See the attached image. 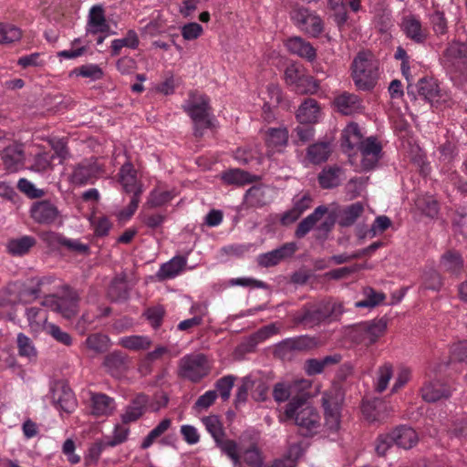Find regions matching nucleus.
Segmentation results:
<instances>
[{
  "mask_svg": "<svg viewBox=\"0 0 467 467\" xmlns=\"http://www.w3.org/2000/svg\"><path fill=\"white\" fill-rule=\"evenodd\" d=\"M136 173V170L130 162L124 163L119 172V181L123 190L128 193H133V195L137 191L142 190L138 183Z\"/></svg>",
  "mask_w": 467,
  "mask_h": 467,
  "instance_id": "obj_26",
  "label": "nucleus"
},
{
  "mask_svg": "<svg viewBox=\"0 0 467 467\" xmlns=\"http://www.w3.org/2000/svg\"><path fill=\"white\" fill-rule=\"evenodd\" d=\"M342 170L339 167L323 169L318 174V182L323 189L337 187L341 182Z\"/></svg>",
  "mask_w": 467,
  "mask_h": 467,
  "instance_id": "obj_37",
  "label": "nucleus"
},
{
  "mask_svg": "<svg viewBox=\"0 0 467 467\" xmlns=\"http://www.w3.org/2000/svg\"><path fill=\"white\" fill-rule=\"evenodd\" d=\"M314 134L315 130L311 125L299 123L292 132V140L297 146H302L312 140Z\"/></svg>",
  "mask_w": 467,
  "mask_h": 467,
  "instance_id": "obj_46",
  "label": "nucleus"
},
{
  "mask_svg": "<svg viewBox=\"0 0 467 467\" xmlns=\"http://www.w3.org/2000/svg\"><path fill=\"white\" fill-rule=\"evenodd\" d=\"M267 189L261 186H253L247 190L244 196V205L252 208H261L270 203Z\"/></svg>",
  "mask_w": 467,
  "mask_h": 467,
  "instance_id": "obj_32",
  "label": "nucleus"
},
{
  "mask_svg": "<svg viewBox=\"0 0 467 467\" xmlns=\"http://www.w3.org/2000/svg\"><path fill=\"white\" fill-rule=\"evenodd\" d=\"M110 348L109 337L102 333H93L81 344L83 351L91 358L106 353Z\"/></svg>",
  "mask_w": 467,
  "mask_h": 467,
  "instance_id": "obj_17",
  "label": "nucleus"
},
{
  "mask_svg": "<svg viewBox=\"0 0 467 467\" xmlns=\"http://www.w3.org/2000/svg\"><path fill=\"white\" fill-rule=\"evenodd\" d=\"M319 88V83L312 76L306 75L301 78L293 90L301 95L315 94Z\"/></svg>",
  "mask_w": 467,
  "mask_h": 467,
  "instance_id": "obj_52",
  "label": "nucleus"
},
{
  "mask_svg": "<svg viewBox=\"0 0 467 467\" xmlns=\"http://www.w3.org/2000/svg\"><path fill=\"white\" fill-rule=\"evenodd\" d=\"M77 76H81L83 78H88L91 80H99L103 77L102 69L94 64L83 65L78 68L73 70Z\"/></svg>",
  "mask_w": 467,
  "mask_h": 467,
  "instance_id": "obj_61",
  "label": "nucleus"
},
{
  "mask_svg": "<svg viewBox=\"0 0 467 467\" xmlns=\"http://www.w3.org/2000/svg\"><path fill=\"white\" fill-rule=\"evenodd\" d=\"M187 260L184 256H174L169 262L161 265L157 273L160 280L169 279L176 276L186 265Z\"/></svg>",
  "mask_w": 467,
  "mask_h": 467,
  "instance_id": "obj_34",
  "label": "nucleus"
},
{
  "mask_svg": "<svg viewBox=\"0 0 467 467\" xmlns=\"http://www.w3.org/2000/svg\"><path fill=\"white\" fill-rule=\"evenodd\" d=\"M422 399L427 402H436L441 399H448L451 395L450 387L441 381H430L420 389Z\"/></svg>",
  "mask_w": 467,
  "mask_h": 467,
  "instance_id": "obj_21",
  "label": "nucleus"
},
{
  "mask_svg": "<svg viewBox=\"0 0 467 467\" xmlns=\"http://www.w3.org/2000/svg\"><path fill=\"white\" fill-rule=\"evenodd\" d=\"M401 27L406 36L415 43L421 44L427 39L428 31L415 16H404Z\"/></svg>",
  "mask_w": 467,
  "mask_h": 467,
  "instance_id": "obj_19",
  "label": "nucleus"
},
{
  "mask_svg": "<svg viewBox=\"0 0 467 467\" xmlns=\"http://www.w3.org/2000/svg\"><path fill=\"white\" fill-rule=\"evenodd\" d=\"M128 358L120 351H114L108 354L104 359V366L111 372V374H119L128 368Z\"/></svg>",
  "mask_w": 467,
  "mask_h": 467,
  "instance_id": "obj_36",
  "label": "nucleus"
},
{
  "mask_svg": "<svg viewBox=\"0 0 467 467\" xmlns=\"http://www.w3.org/2000/svg\"><path fill=\"white\" fill-rule=\"evenodd\" d=\"M171 420L169 418H165L162 420H161L159 424L156 427H154L143 439L140 444V448L142 450L150 448L158 438H160L171 428Z\"/></svg>",
  "mask_w": 467,
  "mask_h": 467,
  "instance_id": "obj_41",
  "label": "nucleus"
},
{
  "mask_svg": "<svg viewBox=\"0 0 467 467\" xmlns=\"http://www.w3.org/2000/svg\"><path fill=\"white\" fill-rule=\"evenodd\" d=\"M297 249L298 246L296 243H285L276 249L259 254L256 258V262L262 267H273L283 260L292 257Z\"/></svg>",
  "mask_w": 467,
  "mask_h": 467,
  "instance_id": "obj_11",
  "label": "nucleus"
},
{
  "mask_svg": "<svg viewBox=\"0 0 467 467\" xmlns=\"http://www.w3.org/2000/svg\"><path fill=\"white\" fill-rule=\"evenodd\" d=\"M387 321L383 318L357 324L352 328V338L366 346L374 344L386 331Z\"/></svg>",
  "mask_w": 467,
  "mask_h": 467,
  "instance_id": "obj_8",
  "label": "nucleus"
},
{
  "mask_svg": "<svg viewBox=\"0 0 467 467\" xmlns=\"http://www.w3.org/2000/svg\"><path fill=\"white\" fill-rule=\"evenodd\" d=\"M309 396L306 391L290 399L285 410L286 420H293L304 436H311L320 428V416L317 410L307 403Z\"/></svg>",
  "mask_w": 467,
  "mask_h": 467,
  "instance_id": "obj_1",
  "label": "nucleus"
},
{
  "mask_svg": "<svg viewBox=\"0 0 467 467\" xmlns=\"http://www.w3.org/2000/svg\"><path fill=\"white\" fill-rule=\"evenodd\" d=\"M379 61L371 53L359 52L354 58L352 78L359 90L369 91L373 89L379 78Z\"/></svg>",
  "mask_w": 467,
  "mask_h": 467,
  "instance_id": "obj_2",
  "label": "nucleus"
},
{
  "mask_svg": "<svg viewBox=\"0 0 467 467\" xmlns=\"http://www.w3.org/2000/svg\"><path fill=\"white\" fill-rule=\"evenodd\" d=\"M3 163L9 171H16L24 161V150L22 145L13 144L4 149L1 153Z\"/></svg>",
  "mask_w": 467,
  "mask_h": 467,
  "instance_id": "obj_22",
  "label": "nucleus"
},
{
  "mask_svg": "<svg viewBox=\"0 0 467 467\" xmlns=\"http://www.w3.org/2000/svg\"><path fill=\"white\" fill-rule=\"evenodd\" d=\"M243 460L250 467H263L264 459L262 452L255 444H252L244 451Z\"/></svg>",
  "mask_w": 467,
  "mask_h": 467,
  "instance_id": "obj_57",
  "label": "nucleus"
},
{
  "mask_svg": "<svg viewBox=\"0 0 467 467\" xmlns=\"http://www.w3.org/2000/svg\"><path fill=\"white\" fill-rule=\"evenodd\" d=\"M21 37L22 32L17 26L0 23V44H10L20 40Z\"/></svg>",
  "mask_w": 467,
  "mask_h": 467,
  "instance_id": "obj_51",
  "label": "nucleus"
},
{
  "mask_svg": "<svg viewBox=\"0 0 467 467\" xmlns=\"http://www.w3.org/2000/svg\"><path fill=\"white\" fill-rule=\"evenodd\" d=\"M88 32L96 35L98 33H106L114 35L115 32L110 31L109 23L106 20L104 8L100 5H93L88 16Z\"/></svg>",
  "mask_w": 467,
  "mask_h": 467,
  "instance_id": "obj_18",
  "label": "nucleus"
},
{
  "mask_svg": "<svg viewBox=\"0 0 467 467\" xmlns=\"http://www.w3.org/2000/svg\"><path fill=\"white\" fill-rule=\"evenodd\" d=\"M36 244V241L33 236L24 235L10 240L7 244V250L14 256H22L27 254Z\"/></svg>",
  "mask_w": 467,
  "mask_h": 467,
  "instance_id": "obj_35",
  "label": "nucleus"
},
{
  "mask_svg": "<svg viewBox=\"0 0 467 467\" xmlns=\"http://www.w3.org/2000/svg\"><path fill=\"white\" fill-rule=\"evenodd\" d=\"M363 293L365 299L355 303V306L358 308L374 307L379 305L386 297L383 293H379L371 287L364 288Z\"/></svg>",
  "mask_w": 467,
  "mask_h": 467,
  "instance_id": "obj_49",
  "label": "nucleus"
},
{
  "mask_svg": "<svg viewBox=\"0 0 467 467\" xmlns=\"http://www.w3.org/2000/svg\"><path fill=\"white\" fill-rule=\"evenodd\" d=\"M128 289L124 277H115L108 289V296L111 301H120L128 298Z\"/></svg>",
  "mask_w": 467,
  "mask_h": 467,
  "instance_id": "obj_42",
  "label": "nucleus"
},
{
  "mask_svg": "<svg viewBox=\"0 0 467 467\" xmlns=\"http://www.w3.org/2000/svg\"><path fill=\"white\" fill-rule=\"evenodd\" d=\"M149 404V396L144 393H139L130 401L120 415L122 423L129 424L140 420L146 412Z\"/></svg>",
  "mask_w": 467,
  "mask_h": 467,
  "instance_id": "obj_15",
  "label": "nucleus"
},
{
  "mask_svg": "<svg viewBox=\"0 0 467 467\" xmlns=\"http://www.w3.org/2000/svg\"><path fill=\"white\" fill-rule=\"evenodd\" d=\"M92 414L99 416H109L113 413L116 408L114 399L103 393H95L91 397Z\"/></svg>",
  "mask_w": 467,
  "mask_h": 467,
  "instance_id": "obj_28",
  "label": "nucleus"
},
{
  "mask_svg": "<svg viewBox=\"0 0 467 467\" xmlns=\"http://www.w3.org/2000/svg\"><path fill=\"white\" fill-rule=\"evenodd\" d=\"M416 88L418 95L429 102L431 107L439 108L441 103L446 101L447 96L441 93L438 83L433 78H420Z\"/></svg>",
  "mask_w": 467,
  "mask_h": 467,
  "instance_id": "obj_13",
  "label": "nucleus"
},
{
  "mask_svg": "<svg viewBox=\"0 0 467 467\" xmlns=\"http://www.w3.org/2000/svg\"><path fill=\"white\" fill-rule=\"evenodd\" d=\"M256 176L240 169H232L222 174V180L227 184L244 185L251 183Z\"/></svg>",
  "mask_w": 467,
  "mask_h": 467,
  "instance_id": "obj_39",
  "label": "nucleus"
},
{
  "mask_svg": "<svg viewBox=\"0 0 467 467\" xmlns=\"http://www.w3.org/2000/svg\"><path fill=\"white\" fill-rule=\"evenodd\" d=\"M295 25L312 37H318L324 31V23L316 13L304 6H296L291 12Z\"/></svg>",
  "mask_w": 467,
  "mask_h": 467,
  "instance_id": "obj_7",
  "label": "nucleus"
},
{
  "mask_svg": "<svg viewBox=\"0 0 467 467\" xmlns=\"http://www.w3.org/2000/svg\"><path fill=\"white\" fill-rule=\"evenodd\" d=\"M285 47L290 53L312 62L317 57L314 47L300 36H293L285 41Z\"/></svg>",
  "mask_w": 467,
  "mask_h": 467,
  "instance_id": "obj_20",
  "label": "nucleus"
},
{
  "mask_svg": "<svg viewBox=\"0 0 467 467\" xmlns=\"http://www.w3.org/2000/svg\"><path fill=\"white\" fill-rule=\"evenodd\" d=\"M105 173L104 164L98 158L84 159L77 163L71 173V182L76 185L93 184Z\"/></svg>",
  "mask_w": 467,
  "mask_h": 467,
  "instance_id": "obj_6",
  "label": "nucleus"
},
{
  "mask_svg": "<svg viewBox=\"0 0 467 467\" xmlns=\"http://www.w3.org/2000/svg\"><path fill=\"white\" fill-rule=\"evenodd\" d=\"M394 444L408 450L418 443L419 437L415 430L407 426H400L390 432Z\"/></svg>",
  "mask_w": 467,
  "mask_h": 467,
  "instance_id": "obj_23",
  "label": "nucleus"
},
{
  "mask_svg": "<svg viewBox=\"0 0 467 467\" xmlns=\"http://www.w3.org/2000/svg\"><path fill=\"white\" fill-rule=\"evenodd\" d=\"M288 141V131L286 129H269L265 143L269 152L282 151Z\"/></svg>",
  "mask_w": 467,
  "mask_h": 467,
  "instance_id": "obj_31",
  "label": "nucleus"
},
{
  "mask_svg": "<svg viewBox=\"0 0 467 467\" xmlns=\"http://www.w3.org/2000/svg\"><path fill=\"white\" fill-rule=\"evenodd\" d=\"M357 148L362 155L361 163L363 169L366 171L373 169L381 158L382 147L380 143L376 138L368 137L363 140Z\"/></svg>",
  "mask_w": 467,
  "mask_h": 467,
  "instance_id": "obj_14",
  "label": "nucleus"
},
{
  "mask_svg": "<svg viewBox=\"0 0 467 467\" xmlns=\"http://www.w3.org/2000/svg\"><path fill=\"white\" fill-rule=\"evenodd\" d=\"M467 60V44L453 41L449 44L443 52L442 64L451 72L463 69V63Z\"/></svg>",
  "mask_w": 467,
  "mask_h": 467,
  "instance_id": "obj_9",
  "label": "nucleus"
},
{
  "mask_svg": "<svg viewBox=\"0 0 467 467\" xmlns=\"http://www.w3.org/2000/svg\"><path fill=\"white\" fill-rule=\"evenodd\" d=\"M318 113L317 101L313 99H306L298 108L296 119L300 124H312L317 120Z\"/></svg>",
  "mask_w": 467,
  "mask_h": 467,
  "instance_id": "obj_29",
  "label": "nucleus"
},
{
  "mask_svg": "<svg viewBox=\"0 0 467 467\" xmlns=\"http://www.w3.org/2000/svg\"><path fill=\"white\" fill-rule=\"evenodd\" d=\"M119 344L128 349L138 351L148 349L151 345V340L145 336H129L119 339Z\"/></svg>",
  "mask_w": 467,
  "mask_h": 467,
  "instance_id": "obj_43",
  "label": "nucleus"
},
{
  "mask_svg": "<svg viewBox=\"0 0 467 467\" xmlns=\"http://www.w3.org/2000/svg\"><path fill=\"white\" fill-rule=\"evenodd\" d=\"M299 387L297 384L295 385H286L282 382H278L274 386L273 389V397L274 400L278 402H284L289 400V398H293L297 395V390ZM300 392H298L299 394Z\"/></svg>",
  "mask_w": 467,
  "mask_h": 467,
  "instance_id": "obj_45",
  "label": "nucleus"
},
{
  "mask_svg": "<svg viewBox=\"0 0 467 467\" xmlns=\"http://www.w3.org/2000/svg\"><path fill=\"white\" fill-rule=\"evenodd\" d=\"M327 319V309L324 301L307 304L302 307L296 317V322L305 326L314 327Z\"/></svg>",
  "mask_w": 467,
  "mask_h": 467,
  "instance_id": "obj_12",
  "label": "nucleus"
},
{
  "mask_svg": "<svg viewBox=\"0 0 467 467\" xmlns=\"http://www.w3.org/2000/svg\"><path fill=\"white\" fill-rule=\"evenodd\" d=\"M216 445L223 451L235 465L240 463V455L237 452V444L233 440L220 438L215 441Z\"/></svg>",
  "mask_w": 467,
  "mask_h": 467,
  "instance_id": "obj_58",
  "label": "nucleus"
},
{
  "mask_svg": "<svg viewBox=\"0 0 467 467\" xmlns=\"http://www.w3.org/2000/svg\"><path fill=\"white\" fill-rule=\"evenodd\" d=\"M417 206L425 215L431 218H434L439 213V203L431 196H423L419 198L417 201Z\"/></svg>",
  "mask_w": 467,
  "mask_h": 467,
  "instance_id": "obj_59",
  "label": "nucleus"
},
{
  "mask_svg": "<svg viewBox=\"0 0 467 467\" xmlns=\"http://www.w3.org/2000/svg\"><path fill=\"white\" fill-rule=\"evenodd\" d=\"M334 106L343 115L359 113L364 109L363 100L358 95L347 91L335 97Z\"/></svg>",
  "mask_w": 467,
  "mask_h": 467,
  "instance_id": "obj_16",
  "label": "nucleus"
},
{
  "mask_svg": "<svg viewBox=\"0 0 467 467\" xmlns=\"http://www.w3.org/2000/svg\"><path fill=\"white\" fill-rule=\"evenodd\" d=\"M331 152L328 142H318L307 148V157L312 163L318 164L326 161Z\"/></svg>",
  "mask_w": 467,
  "mask_h": 467,
  "instance_id": "obj_40",
  "label": "nucleus"
},
{
  "mask_svg": "<svg viewBox=\"0 0 467 467\" xmlns=\"http://www.w3.org/2000/svg\"><path fill=\"white\" fill-rule=\"evenodd\" d=\"M128 424L119 423L115 425L112 436H106L107 443L110 447H115L119 444H122L128 440V436L130 433V428L127 427Z\"/></svg>",
  "mask_w": 467,
  "mask_h": 467,
  "instance_id": "obj_54",
  "label": "nucleus"
},
{
  "mask_svg": "<svg viewBox=\"0 0 467 467\" xmlns=\"http://www.w3.org/2000/svg\"><path fill=\"white\" fill-rule=\"evenodd\" d=\"M32 219L40 224H53L59 221L61 223V215L57 207L48 200L36 202L30 209Z\"/></svg>",
  "mask_w": 467,
  "mask_h": 467,
  "instance_id": "obj_10",
  "label": "nucleus"
},
{
  "mask_svg": "<svg viewBox=\"0 0 467 467\" xmlns=\"http://www.w3.org/2000/svg\"><path fill=\"white\" fill-rule=\"evenodd\" d=\"M193 122L195 137H202L207 129L213 127L212 109L209 99L204 95L192 96L182 106Z\"/></svg>",
  "mask_w": 467,
  "mask_h": 467,
  "instance_id": "obj_3",
  "label": "nucleus"
},
{
  "mask_svg": "<svg viewBox=\"0 0 467 467\" xmlns=\"http://www.w3.org/2000/svg\"><path fill=\"white\" fill-rule=\"evenodd\" d=\"M326 206L320 205L315 211L303 219L297 225L295 235L297 238L305 237L315 226V224L327 213Z\"/></svg>",
  "mask_w": 467,
  "mask_h": 467,
  "instance_id": "obj_30",
  "label": "nucleus"
},
{
  "mask_svg": "<svg viewBox=\"0 0 467 467\" xmlns=\"http://www.w3.org/2000/svg\"><path fill=\"white\" fill-rule=\"evenodd\" d=\"M463 259L456 251H447L441 255V268L452 275L459 276L463 269Z\"/></svg>",
  "mask_w": 467,
  "mask_h": 467,
  "instance_id": "obj_27",
  "label": "nucleus"
},
{
  "mask_svg": "<svg viewBox=\"0 0 467 467\" xmlns=\"http://www.w3.org/2000/svg\"><path fill=\"white\" fill-rule=\"evenodd\" d=\"M210 373L207 357L202 353H192L182 357L178 363V377L197 383Z\"/></svg>",
  "mask_w": 467,
  "mask_h": 467,
  "instance_id": "obj_5",
  "label": "nucleus"
},
{
  "mask_svg": "<svg viewBox=\"0 0 467 467\" xmlns=\"http://www.w3.org/2000/svg\"><path fill=\"white\" fill-rule=\"evenodd\" d=\"M17 348L20 357L31 359L36 358V350L33 345L32 340L23 333L17 335Z\"/></svg>",
  "mask_w": 467,
  "mask_h": 467,
  "instance_id": "obj_56",
  "label": "nucleus"
},
{
  "mask_svg": "<svg viewBox=\"0 0 467 467\" xmlns=\"http://www.w3.org/2000/svg\"><path fill=\"white\" fill-rule=\"evenodd\" d=\"M363 211L364 207L358 202L347 206L338 215V224L342 227L351 226L362 214Z\"/></svg>",
  "mask_w": 467,
  "mask_h": 467,
  "instance_id": "obj_38",
  "label": "nucleus"
},
{
  "mask_svg": "<svg viewBox=\"0 0 467 467\" xmlns=\"http://www.w3.org/2000/svg\"><path fill=\"white\" fill-rule=\"evenodd\" d=\"M207 431L212 435L214 441L224 438L225 432L223 424L217 415H209L202 419Z\"/></svg>",
  "mask_w": 467,
  "mask_h": 467,
  "instance_id": "obj_48",
  "label": "nucleus"
},
{
  "mask_svg": "<svg viewBox=\"0 0 467 467\" xmlns=\"http://www.w3.org/2000/svg\"><path fill=\"white\" fill-rule=\"evenodd\" d=\"M324 408L325 426L330 431H337L340 425V408L337 402H331L330 399L324 395L322 397Z\"/></svg>",
  "mask_w": 467,
  "mask_h": 467,
  "instance_id": "obj_24",
  "label": "nucleus"
},
{
  "mask_svg": "<svg viewBox=\"0 0 467 467\" xmlns=\"http://www.w3.org/2000/svg\"><path fill=\"white\" fill-rule=\"evenodd\" d=\"M377 374L378 378L375 385V389L379 393H381L387 389L389 379L393 376V368L391 364L386 363L383 366L379 367Z\"/></svg>",
  "mask_w": 467,
  "mask_h": 467,
  "instance_id": "obj_53",
  "label": "nucleus"
},
{
  "mask_svg": "<svg viewBox=\"0 0 467 467\" xmlns=\"http://www.w3.org/2000/svg\"><path fill=\"white\" fill-rule=\"evenodd\" d=\"M290 340L296 354L310 351L318 346V340L307 335L290 337Z\"/></svg>",
  "mask_w": 467,
  "mask_h": 467,
  "instance_id": "obj_47",
  "label": "nucleus"
},
{
  "mask_svg": "<svg viewBox=\"0 0 467 467\" xmlns=\"http://www.w3.org/2000/svg\"><path fill=\"white\" fill-rule=\"evenodd\" d=\"M235 377L227 375L219 379L215 383L216 392L218 391L223 400H227L231 396V390L234 387Z\"/></svg>",
  "mask_w": 467,
  "mask_h": 467,
  "instance_id": "obj_60",
  "label": "nucleus"
},
{
  "mask_svg": "<svg viewBox=\"0 0 467 467\" xmlns=\"http://www.w3.org/2000/svg\"><path fill=\"white\" fill-rule=\"evenodd\" d=\"M386 404L380 400L365 401L362 404V413L370 422L383 420L386 417Z\"/></svg>",
  "mask_w": 467,
  "mask_h": 467,
  "instance_id": "obj_33",
  "label": "nucleus"
},
{
  "mask_svg": "<svg viewBox=\"0 0 467 467\" xmlns=\"http://www.w3.org/2000/svg\"><path fill=\"white\" fill-rule=\"evenodd\" d=\"M172 197L173 195L169 191H152L145 205L149 208L160 207L170 202Z\"/></svg>",
  "mask_w": 467,
  "mask_h": 467,
  "instance_id": "obj_62",
  "label": "nucleus"
},
{
  "mask_svg": "<svg viewBox=\"0 0 467 467\" xmlns=\"http://www.w3.org/2000/svg\"><path fill=\"white\" fill-rule=\"evenodd\" d=\"M52 399L61 410L67 413H71L77 407L74 393L66 385L57 387L53 391Z\"/></svg>",
  "mask_w": 467,
  "mask_h": 467,
  "instance_id": "obj_25",
  "label": "nucleus"
},
{
  "mask_svg": "<svg viewBox=\"0 0 467 467\" xmlns=\"http://www.w3.org/2000/svg\"><path fill=\"white\" fill-rule=\"evenodd\" d=\"M78 293L68 285H64L58 296H47L42 305L60 314L64 318L71 319L78 312Z\"/></svg>",
  "mask_w": 467,
  "mask_h": 467,
  "instance_id": "obj_4",
  "label": "nucleus"
},
{
  "mask_svg": "<svg viewBox=\"0 0 467 467\" xmlns=\"http://www.w3.org/2000/svg\"><path fill=\"white\" fill-rule=\"evenodd\" d=\"M139 46V37L134 30H129L127 36L121 39H115L111 43V55L116 57L119 55L120 49L124 47L132 49Z\"/></svg>",
  "mask_w": 467,
  "mask_h": 467,
  "instance_id": "obj_44",
  "label": "nucleus"
},
{
  "mask_svg": "<svg viewBox=\"0 0 467 467\" xmlns=\"http://www.w3.org/2000/svg\"><path fill=\"white\" fill-rule=\"evenodd\" d=\"M216 390H208L201 395L193 405V410L197 412H202L210 408L217 399Z\"/></svg>",
  "mask_w": 467,
  "mask_h": 467,
  "instance_id": "obj_64",
  "label": "nucleus"
},
{
  "mask_svg": "<svg viewBox=\"0 0 467 467\" xmlns=\"http://www.w3.org/2000/svg\"><path fill=\"white\" fill-rule=\"evenodd\" d=\"M362 133L357 123H350L344 130V142L348 148L353 150L362 142Z\"/></svg>",
  "mask_w": 467,
  "mask_h": 467,
  "instance_id": "obj_50",
  "label": "nucleus"
},
{
  "mask_svg": "<svg viewBox=\"0 0 467 467\" xmlns=\"http://www.w3.org/2000/svg\"><path fill=\"white\" fill-rule=\"evenodd\" d=\"M304 76L303 67L297 64H291L285 70V83L292 88L296 87L301 78Z\"/></svg>",
  "mask_w": 467,
  "mask_h": 467,
  "instance_id": "obj_63",
  "label": "nucleus"
},
{
  "mask_svg": "<svg viewBox=\"0 0 467 467\" xmlns=\"http://www.w3.org/2000/svg\"><path fill=\"white\" fill-rule=\"evenodd\" d=\"M44 329L47 334L50 335L57 342L65 346H70L72 344L71 336L67 332L63 331L56 324L46 323L44 324Z\"/></svg>",
  "mask_w": 467,
  "mask_h": 467,
  "instance_id": "obj_55",
  "label": "nucleus"
}]
</instances>
